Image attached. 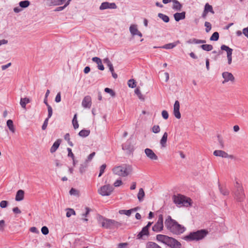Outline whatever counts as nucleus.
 <instances>
[{"mask_svg": "<svg viewBox=\"0 0 248 248\" xmlns=\"http://www.w3.org/2000/svg\"><path fill=\"white\" fill-rule=\"evenodd\" d=\"M72 124L73 125L74 128L76 129H77L78 126V124L77 120V114H75L74 116V117L72 120Z\"/></svg>", "mask_w": 248, "mask_h": 248, "instance_id": "nucleus-38", "label": "nucleus"}, {"mask_svg": "<svg viewBox=\"0 0 248 248\" xmlns=\"http://www.w3.org/2000/svg\"><path fill=\"white\" fill-rule=\"evenodd\" d=\"M204 26L206 27V28H205L206 32H208L211 30V28H212V26H211V23L209 22L206 21L204 23Z\"/></svg>", "mask_w": 248, "mask_h": 248, "instance_id": "nucleus-48", "label": "nucleus"}, {"mask_svg": "<svg viewBox=\"0 0 248 248\" xmlns=\"http://www.w3.org/2000/svg\"><path fill=\"white\" fill-rule=\"evenodd\" d=\"M158 16L165 23H168L170 21L169 17L168 16L164 15L163 14L159 13L158 14Z\"/></svg>", "mask_w": 248, "mask_h": 248, "instance_id": "nucleus-34", "label": "nucleus"}, {"mask_svg": "<svg viewBox=\"0 0 248 248\" xmlns=\"http://www.w3.org/2000/svg\"><path fill=\"white\" fill-rule=\"evenodd\" d=\"M119 213L121 215H125L127 216H130L131 214V210H120L119 211Z\"/></svg>", "mask_w": 248, "mask_h": 248, "instance_id": "nucleus-43", "label": "nucleus"}, {"mask_svg": "<svg viewBox=\"0 0 248 248\" xmlns=\"http://www.w3.org/2000/svg\"><path fill=\"white\" fill-rule=\"evenodd\" d=\"M200 47L202 48L203 50L207 51H211L213 48L212 45L208 44H202L200 46Z\"/></svg>", "mask_w": 248, "mask_h": 248, "instance_id": "nucleus-32", "label": "nucleus"}, {"mask_svg": "<svg viewBox=\"0 0 248 248\" xmlns=\"http://www.w3.org/2000/svg\"><path fill=\"white\" fill-rule=\"evenodd\" d=\"M173 2L175 4L173 8L180 11L182 7L181 4L177 0H172Z\"/></svg>", "mask_w": 248, "mask_h": 248, "instance_id": "nucleus-37", "label": "nucleus"}, {"mask_svg": "<svg viewBox=\"0 0 248 248\" xmlns=\"http://www.w3.org/2000/svg\"><path fill=\"white\" fill-rule=\"evenodd\" d=\"M106 168V165L105 164H103L101 166L100 168V172L98 175V177H100L104 172Z\"/></svg>", "mask_w": 248, "mask_h": 248, "instance_id": "nucleus-49", "label": "nucleus"}, {"mask_svg": "<svg viewBox=\"0 0 248 248\" xmlns=\"http://www.w3.org/2000/svg\"><path fill=\"white\" fill-rule=\"evenodd\" d=\"M66 210H67V212H66V216L67 217H70L72 215H76V212L73 209L67 208V209H66Z\"/></svg>", "mask_w": 248, "mask_h": 248, "instance_id": "nucleus-41", "label": "nucleus"}, {"mask_svg": "<svg viewBox=\"0 0 248 248\" xmlns=\"http://www.w3.org/2000/svg\"><path fill=\"white\" fill-rule=\"evenodd\" d=\"M129 87L134 88L136 87V81L134 79H130L127 82Z\"/></svg>", "mask_w": 248, "mask_h": 248, "instance_id": "nucleus-40", "label": "nucleus"}, {"mask_svg": "<svg viewBox=\"0 0 248 248\" xmlns=\"http://www.w3.org/2000/svg\"><path fill=\"white\" fill-rule=\"evenodd\" d=\"M13 211L14 212V213L16 214L21 213L20 210L17 207H14L13 209Z\"/></svg>", "mask_w": 248, "mask_h": 248, "instance_id": "nucleus-63", "label": "nucleus"}, {"mask_svg": "<svg viewBox=\"0 0 248 248\" xmlns=\"http://www.w3.org/2000/svg\"><path fill=\"white\" fill-rule=\"evenodd\" d=\"M167 138L168 133L167 132H165L160 141V144L161 145L162 147H166Z\"/></svg>", "mask_w": 248, "mask_h": 248, "instance_id": "nucleus-25", "label": "nucleus"}, {"mask_svg": "<svg viewBox=\"0 0 248 248\" xmlns=\"http://www.w3.org/2000/svg\"><path fill=\"white\" fill-rule=\"evenodd\" d=\"M186 43L188 44H197V39L193 38L189 39L186 41Z\"/></svg>", "mask_w": 248, "mask_h": 248, "instance_id": "nucleus-60", "label": "nucleus"}, {"mask_svg": "<svg viewBox=\"0 0 248 248\" xmlns=\"http://www.w3.org/2000/svg\"><path fill=\"white\" fill-rule=\"evenodd\" d=\"M180 43V41L177 40L173 43L166 44V45L162 46L160 47L162 48H164V49H171V48H173L174 47H175L178 44H179Z\"/></svg>", "mask_w": 248, "mask_h": 248, "instance_id": "nucleus-20", "label": "nucleus"}, {"mask_svg": "<svg viewBox=\"0 0 248 248\" xmlns=\"http://www.w3.org/2000/svg\"><path fill=\"white\" fill-rule=\"evenodd\" d=\"M48 120H49V118H46L45 120L44 123L42 125V130H44L46 128L47 124H48Z\"/></svg>", "mask_w": 248, "mask_h": 248, "instance_id": "nucleus-51", "label": "nucleus"}, {"mask_svg": "<svg viewBox=\"0 0 248 248\" xmlns=\"http://www.w3.org/2000/svg\"><path fill=\"white\" fill-rule=\"evenodd\" d=\"M92 105V99L91 97L89 95L85 96L82 101V106L85 108H90Z\"/></svg>", "mask_w": 248, "mask_h": 248, "instance_id": "nucleus-15", "label": "nucleus"}, {"mask_svg": "<svg viewBox=\"0 0 248 248\" xmlns=\"http://www.w3.org/2000/svg\"><path fill=\"white\" fill-rule=\"evenodd\" d=\"M208 232L204 229L190 232L186 235L183 239L186 241H199L203 239L207 234Z\"/></svg>", "mask_w": 248, "mask_h": 248, "instance_id": "nucleus-5", "label": "nucleus"}, {"mask_svg": "<svg viewBox=\"0 0 248 248\" xmlns=\"http://www.w3.org/2000/svg\"><path fill=\"white\" fill-rule=\"evenodd\" d=\"M149 235V230L144 227L142 228L141 231L137 234V239L145 240L146 238L148 237Z\"/></svg>", "mask_w": 248, "mask_h": 248, "instance_id": "nucleus-11", "label": "nucleus"}, {"mask_svg": "<svg viewBox=\"0 0 248 248\" xmlns=\"http://www.w3.org/2000/svg\"><path fill=\"white\" fill-rule=\"evenodd\" d=\"M218 187L220 192L224 196H227L229 194L230 191L225 187H222L218 183Z\"/></svg>", "mask_w": 248, "mask_h": 248, "instance_id": "nucleus-29", "label": "nucleus"}, {"mask_svg": "<svg viewBox=\"0 0 248 248\" xmlns=\"http://www.w3.org/2000/svg\"><path fill=\"white\" fill-rule=\"evenodd\" d=\"M219 37V35L218 32H217V31H216V32H214L212 34V35H211V36L210 38V40L211 41H217L218 40Z\"/></svg>", "mask_w": 248, "mask_h": 248, "instance_id": "nucleus-39", "label": "nucleus"}, {"mask_svg": "<svg viewBox=\"0 0 248 248\" xmlns=\"http://www.w3.org/2000/svg\"><path fill=\"white\" fill-rule=\"evenodd\" d=\"M157 241L163 243L170 248H181V243L176 239L164 234H157L156 236Z\"/></svg>", "mask_w": 248, "mask_h": 248, "instance_id": "nucleus-2", "label": "nucleus"}, {"mask_svg": "<svg viewBox=\"0 0 248 248\" xmlns=\"http://www.w3.org/2000/svg\"><path fill=\"white\" fill-rule=\"evenodd\" d=\"M97 220L101 223L102 227L106 229H117L122 225L121 222L117 221L113 219L107 218L101 215L98 216Z\"/></svg>", "mask_w": 248, "mask_h": 248, "instance_id": "nucleus-4", "label": "nucleus"}, {"mask_svg": "<svg viewBox=\"0 0 248 248\" xmlns=\"http://www.w3.org/2000/svg\"><path fill=\"white\" fill-rule=\"evenodd\" d=\"M204 11L207 12H210L212 14H214L215 13L212 6L210 5L208 3H206L204 6Z\"/></svg>", "mask_w": 248, "mask_h": 248, "instance_id": "nucleus-30", "label": "nucleus"}, {"mask_svg": "<svg viewBox=\"0 0 248 248\" xmlns=\"http://www.w3.org/2000/svg\"><path fill=\"white\" fill-rule=\"evenodd\" d=\"M88 167V162H87V161H85V162L83 163L80 164V165L79 172L81 174L84 173L85 172L86 169Z\"/></svg>", "mask_w": 248, "mask_h": 248, "instance_id": "nucleus-24", "label": "nucleus"}, {"mask_svg": "<svg viewBox=\"0 0 248 248\" xmlns=\"http://www.w3.org/2000/svg\"><path fill=\"white\" fill-rule=\"evenodd\" d=\"M232 193L234 200L237 202H242L245 199L246 195L243 186L237 181H236L234 184Z\"/></svg>", "mask_w": 248, "mask_h": 248, "instance_id": "nucleus-3", "label": "nucleus"}, {"mask_svg": "<svg viewBox=\"0 0 248 248\" xmlns=\"http://www.w3.org/2000/svg\"><path fill=\"white\" fill-rule=\"evenodd\" d=\"M67 150L68 151V156L71 157L72 159H74V158H75V156L72 152L71 149L70 148H67Z\"/></svg>", "mask_w": 248, "mask_h": 248, "instance_id": "nucleus-55", "label": "nucleus"}, {"mask_svg": "<svg viewBox=\"0 0 248 248\" xmlns=\"http://www.w3.org/2000/svg\"><path fill=\"white\" fill-rule=\"evenodd\" d=\"M113 190V187L108 184L101 186L98 190V192L103 196H109Z\"/></svg>", "mask_w": 248, "mask_h": 248, "instance_id": "nucleus-8", "label": "nucleus"}, {"mask_svg": "<svg viewBox=\"0 0 248 248\" xmlns=\"http://www.w3.org/2000/svg\"><path fill=\"white\" fill-rule=\"evenodd\" d=\"M61 139H58L53 144V145L51 146L50 152L51 153H53L58 149L59 148L61 142Z\"/></svg>", "mask_w": 248, "mask_h": 248, "instance_id": "nucleus-22", "label": "nucleus"}, {"mask_svg": "<svg viewBox=\"0 0 248 248\" xmlns=\"http://www.w3.org/2000/svg\"><path fill=\"white\" fill-rule=\"evenodd\" d=\"M66 0H50V4L52 5H60L64 3Z\"/></svg>", "mask_w": 248, "mask_h": 248, "instance_id": "nucleus-35", "label": "nucleus"}, {"mask_svg": "<svg viewBox=\"0 0 248 248\" xmlns=\"http://www.w3.org/2000/svg\"><path fill=\"white\" fill-rule=\"evenodd\" d=\"M30 100L29 98L25 97L20 99V104L23 108H26V105L27 103H30Z\"/></svg>", "mask_w": 248, "mask_h": 248, "instance_id": "nucleus-28", "label": "nucleus"}, {"mask_svg": "<svg viewBox=\"0 0 248 248\" xmlns=\"http://www.w3.org/2000/svg\"><path fill=\"white\" fill-rule=\"evenodd\" d=\"M122 184V180L120 179H118L114 182L113 185H114V186L118 187V186H119L120 185H121Z\"/></svg>", "mask_w": 248, "mask_h": 248, "instance_id": "nucleus-61", "label": "nucleus"}, {"mask_svg": "<svg viewBox=\"0 0 248 248\" xmlns=\"http://www.w3.org/2000/svg\"><path fill=\"white\" fill-rule=\"evenodd\" d=\"M122 149L124 150H126L128 153H132L134 150L133 146L131 144V141L129 140L123 144Z\"/></svg>", "mask_w": 248, "mask_h": 248, "instance_id": "nucleus-17", "label": "nucleus"}, {"mask_svg": "<svg viewBox=\"0 0 248 248\" xmlns=\"http://www.w3.org/2000/svg\"><path fill=\"white\" fill-rule=\"evenodd\" d=\"M103 62L104 63L106 64L107 66H108L109 64H112L111 62L109 61L108 58H106L103 60Z\"/></svg>", "mask_w": 248, "mask_h": 248, "instance_id": "nucleus-62", "label": "nucleus"}, {"mask_svg": "<svg viewBox=\"0 0 248 248\" xmlns=\"http://www.w3.org/2000/svg\"><path fill=\"white\" fill-rule=\"evenodd\" d=\"M213 155L216 156L222 157L223 158H233V155H229L226 152L222 150H215Z\"/></svg>", "mask_w": 248, "mask_h": 248, "instance_id": "nucleus-13", "label": "nucleus"}, {"mask_svg": "<svg viewBox=\"0 0 248 248\" xmlns=\"http://www.w3.org/2000/svg\"><path fill=\"white\" fill-rule=\"evenodd\" d=\"M222 77L224 79V80L222 81V83L224 84L226 82H227L229 81L233 82L234 81V77L233 75L230 72H224L222 74Z\"/></svg>", "mask_w": 248, "mask_h": 248, "instance_id": "nucleus-12", "label": "nucleus"}, {"mask_svg": "<svg viewBox=\"0 0 248 248\" xmlns=\"http://www.w3.org/2000/svg\"><path fill=\"white\" fill-rule=\"evenodd\" d=\"M146 156L151 160H156L158 159L157 156L155 154L152 150L149 148H146L144 150Z\"/></svg>", "mask_w": 248, "mask_h": 248, "instance_id": "nucleus-16", "label": "nucleus"}, {"mask_svg": "<svg viewBox=\"0 0 248 248\" xmlns=\"http://www.w3.org/2000/svg\"><path fill=\"white\" fill-rule=\"evenodd\" d=\"M173 107V114L175 117L178 119L181 118V116L179 110L180 103L178 100L175 101Z\"/></svg>", "mask_w": 248, "mask_h": 248, "instance_id": "nucleus-14", "label": "nucleus"}, {"mask_svg": "<svg viewBox=\"0 0 248 248\" xmlns=\"http://www.w3.org/2000/svg\"><path fill=\"white\" fill-rule=\"evenodd\" d=\"M90 133V130L87 129H82L78 133V135L83 138L88 137Z\"/></svg>", "mask_w": 248, "mask_h": 248, "instance_id": "nucleus-27", "label": "nucleus"}, {"mask_svg": "<svg viewBox=\"0 0 248 248\" xmlns=\"http://www.w3.org/2000/svg\"><path fill=\"white\" fill-rule=\"evenodd\" d=\"M92 61L95 62L97 64V68L100 70H104V66L102 64L101 60L97 57H94L92 58Z\"/></svg>", "mask_w": 248, "mask_h": 248, "instance_id": "nucleus-18", "label": "nucleus"}, {"mask_svg": "<svg viewBox=\"0 0 248 248\" xmlns=\"http://www.w3.org/2000/svg\"><path fill=\"white\" fill-rule=\"evenodd\" d=\"M221 50L226 51L227 52V57L228 59V63L230 64L232 61V49L230 48L228 46L222 45L220 47Z\"/></svg>", "mask_w": 248, "mask_h": 248, "instance_id": "nucleus-10", "label": "nucleus"}, {"mask_svg": "<svg viewBox=\"0 0 248 248\" xmlns=\"http://www.w3.org/2000/svg\"><path fill=\"white\" fill-rule=\"evenodd\" d=\"M55 101L57 103H59V102H61V93L60 92L58 93H57V94L56 95Z\"/></svg>", "mask_w": 248, "mask_h": 248, "instance_id": "nucleus-59", "label": "nucleus"}, {"mask_svg": "<svg viewBox=\"0 0 248 248\" xmlns=\"http://www.w3.org/2000/svg\"><path fill=\"white\" fill-rule=\"evenodd\" d=\"M7 126L9 128V130L12 132L13 133H14L15 131V129L14 128L13 122L12 120L9 119L7 120Z\"/></svg>", "mask_w": 248, "mask_h": 248, "instance_id": "nucleus-31", "label": "nucleus"}, {"mask_svg": "<svg viewBox=\"0 0 248 248\" xmlns=\"http://www.w3.org/2000/svg\"><path fill=\"white\" fill-rule=\"evenodd\" d=\"M167 229L174 234L180 235L186 231V228L179 224L175 220L168 216L165 221Z\"/></svg>", "mask_w": 248, "mask_h": 248, "instance_id": "nucleus-1", "label": "nucleus"}, {"mask_svg": "<svg viewBox=\"0 0 248 248\" xmlns=\"http://www.w3.org/2000/svg\"><path fill=\"white\" fill-rule=\"evenodd\" d=\"M152 131L154 133H158L160 131V128L158 125H155L152 128Z\"/></svg>", "mask_w": 248, "mask_h": 248, "instance_id": "nucleus-47", "label": "nucleus"}, {"mask_svg": "<svg viewBox=\"0 0 248 248\" xmlns=\"http://www.w3.org/2000/svg\"><path fill=\"white\" fill-rule=\"evenodd\" d=\"M128 244L127 243H121L118 244L117 247L118 248H126Z\"/></svg>", "mask_w": 248, "mask_h": 248, "instance_id": "nucleus-54", "label": "nucleus"}, {"mask_svg": "<svg viewBox=\"0 0 248 248\" xmlns=\"http://www.w3.org/2000/svg\"><path fill=\"white\" fill-rule=\"evenodd\" d=\"M135 93L138 95L139 98L140 100H144V97L141 94L139 88H137L135 90Z\"/></svg>", "mask_w": 248, "mask_h": 248, "instance_id": "nucleus-45", "label": "nucleus"}, {"mask_svg": "<svg viewBox=\"0 0 248 248\" xmlns=\"http://www.w3.org/2000/svg\"><path fill=\"white\" fill-rule=\"evenodd\" d=\"M174 19L178 22L181 20L184 19L186 17V12H182L181 13H176L173 15Z\"/></svg>", "mask_w": 248, "mask_h": 248, "instance_id": "nucleus-19", "label": "nucleus"}, {"mask_svg": "<svg viewBox=\"0 0 248 248\" xmlns=\"http://www.w3.org/2000/svg\"><path fill=\"white\" fill-rule=\"evenodd\" d=\"M243 34L248 38V28H245L243 30Z\"/></svg>", "mask_w": 248, "mask_h": 248, "instance_id": "nucleus-64", "label": "nucleus"}, {"mask_svg": "<svg viewBox=\"0 0 248 248\" xmlns=\"http://www.w3.org/2000/svg\"><path fill=\"white\" fill-rule=\"evenodd\" d=\"M8 202L6 201H2L0 202V207L2 208H6L8 205Z\"/></svg>", "mask_w": 248, "mask_h": 248, "instance_id": "nucleus-53", "label": "nucleus"}, {"mask_svg": "<svg viewBox=\"0 0 248 248\" xmlns=\"http://www.w3.org/2000/svg\"><path fill=\"white\" fill-rule=\"evenodd\" d=\"M129 31L133 36L136 35V34L139 31L136 25H131L129 28Z\"/></svg>", "mask_w": 248, "mask_h": 248, "instance_id": "nucleus-23", "label": "nucleus"}, {"mask_svg": "<svg viewBox=\"0 0 248 248\" xmlns=\"http://www.w3.org/2000/svg\"><path fill=\"white\" fill-rule=\"evenodd\" d=\"M162 117L164 119H165V120L168 119L169 118V114H168V111L167 110H163L162 111Z\"/></svg>", "mask_w": 248, "mask_h": 248, "instance_id": "nucleus-52", "label": "nucleus"}, {"mask_svg": "<svg viewBox=\"0 0 248 248\" xmlns=\"http://www.w3.org/2000/svg\"><path fill=\"white\" fill-rule=\"evenodd\" d=\"M172 200L174 203L179 207H188L191 205V199L180 194L176 195H174L172 197Z\"/></svg>", "mask_w": 248, "mask_h": 248, "instance_id": "nucleus-7", "label": "nucleus"}, {"mask_svg": "<svg viewBox=\"0 0 248 248\" xmlns=\"http://www.w3.org/2000/svg\"><path fill=\"white\" fill-rule=\"evenodd\" d=\"M163 217L162 214L158 216L157 222L152 227V230L155 232H160L163 230Z\"/></svg>", "mask_w": 248, "mask_h": 248, "instance_id": "nucleus-9", "label": "nucleus"}, {"mask_svg": "<svg viewBox=\"0 0 248 248\" xmlns=\"http://www.w3.org/2000/svg\"><path fill=\"white\" fill-rule=\"evenodd\" d=\"M5 226V221L4 220H0V231H3Z\"/></svg>", "mask_w": 248, "mask_h": 248, "instance_id": "nucleus-58", "label": "nucleus"}, {"mask_svg": "<svg viewBox=\"0 0 248 248\" xmlns=\"http://www.w3.org/2000/svg\"><path fill=\"white\" fill-rule=\"evenodd\" d=\"M145 196L144 191L143 188H140L139 190V193L138 194V199L140 202H141L143 200V198Z\"/></svg>", "mask_w": 248, "mask_h": 248, "instance_id": "nucleus-33", "label": "nucleus"}, {"mask_svg": "<svg viewBox=\"0 0 248 248\" xmlns=\"http://www.w3.org/2000/svg\"><path fill=\"white\" fill-rule=\"evenodd\" d=\"M146 248H161V247L155 242L149 241L146 243Z\"/></svg>", "mask_w": 248, "mask_h": 248, "instance_id": "nucleus-26", "label": "nucleus"}, {"mask_svg": "<svg viewBox=\"0 0 248 248\" xmlns=\"http://www.w3.org/2000/svg\"><path fill=\"white\" fill-rule=\"evenodd\" d=\"M30 4V2L29 0L21 1L19 3V6L22 8H26L28 7Z\"/></svg>", "mask_w": 248, "mask_h": 248, "instance_id": "nucleus-36", "label": "nucleus"}, {"mask_svg": "<svg viewBox=\"0 0 248 248\" xmlns=\"http://www.w3.org/2000/svg\"><path fill=\"white\" fill-rule=\"evenodd\" d=\"M104 91L108 93H109L112 97H114L116 95L115 92L109 88H106Z\"/></svg>", "mask_w": 248, "mask_h": 248, "instance_id": "nucleus-46", "label": "nucleus"}, {"mask_svg": "<svg viewBox=\"0 0 248 248\" xmlns=\"http://www.w3.org/2000/svg\"><path fill=\"white\" fill-rule=\"evenodd\" d=\"M112 171L115 174L122 177H126L132 172V167L130 165L123 164L114 167Z\"/></svg>", "mask_w": 248, "mask_h": 248, "instance_id": "nucleus-6", "label": "nucleus"}, {"mask_svg": "<svg viewBox=\"0 0 248 248\" xmlns=\"http://www.w3.org/2000/svg\"><path fill=\"white\" fill-rule=\"evenodd\" d=\"M78 191L74 188H72L69 191V193L71 195H78Z\"/></svg>", "mask_w": 248, "mask_h": 248, "instance_id": "nucleus-56", "label": "nucleus"}, {"mask_svg": "<svg viewBox=\"0 0 248 248\" xmlns=\"http://www.w3.org/2000/svg\"><path fill=\"white\" fill-rule=\"evenodd\" d=\"M108 4H109L108 2H102L101 3V5L100 6V7H99L100 10H105V9H109V6H108L109 5Z\"/></svg>", "mask_w": 248, "mask_h": 248, "instance_id": "nucleus-44", "label": "nucleus"}, {"mask_svg": "<svg viewBox=\"0 0 248 248\" xmlns=\"http://www.w3.org/2000/svg\"><path fill=\"white\" fill-rule=\"evenodd\" d=\"M24 191L23 190H18L16 194L15 200L16 201H21L24 199Z\"/></svg>", "mask_w": 248, "mask_h": 248, "instance_id": "nucleus-21", "label": "nucleus"}, {"mask_svg": "<svg viewBox=\"0 0 248 248\" xmlns=\"http://www.w3.org/2000/svg\"><path fill=\"white\" fill-rule=\"evenodd\" d=\"M95 155V152L92 153L91 154H90L88 155V156L87 157V159L85 161H87V162L89 163V161H91L93 159V158Z\"/></svg>", "mask_w": 248, "mask_h": 248, "instance_id": "nucleus-57", "label": "nucleus"}, {"mask_svg": "<svg viewBox=\"0 0 248 248\" xmlns=\"http://www.w3.org/2000/svg\"><path fill=\"white\" fill-rule=\"evenodd\" d=\"M217 138L218 142L220 145V148L224 149V142H223L222 138L219 135H218L217 136Z\"/></svg>", "mask_w": 248, "mask_h": 248, "instance_id": "nucleus-42", "label": "nucleus"}, {"mask_svg": "<svg viewBox=\"0 0 248 248\" xmlns=\"http://www.w3.org/2000/svg\"><path fill=\"white\" fill-rule=\"evenodd\" d=\"M41 232L44 235H46L49 233V230L46 226H43L41 228Z\"/></svg>", "mask_w": 248, "mask_h": 248, "instance_id": "nucleus-50", "label": "nucleus"}]
</instances>
